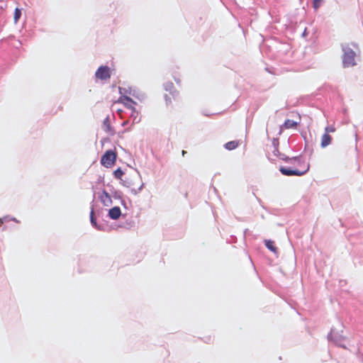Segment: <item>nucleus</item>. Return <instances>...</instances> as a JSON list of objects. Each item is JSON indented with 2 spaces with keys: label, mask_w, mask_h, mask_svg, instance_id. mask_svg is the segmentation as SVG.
Here are the masks:
<instances>
[{
  "label": "nucleus",
  "mask_w": 363,
  "mask_h": 363,
  "mask_svg": "<svg viewBox=\"0 0 363 363\" xmlns=\"http://www.w3.org/2000/svg\"><path fill=\"white\" fill-rule=\"evenodd\" d=\"M121 204L125 208H128L127 207V203L125 202V201L123 199L121 200Z\"/></svg>",
  "instance_id": "7c9ffc66"
},
{
  "label": "nucleus",
  "mask_w": 363,
  "mask_h": 363,
  "mask_svg": "<svg viewBox=\"0 0 363 363\" xmlns=\"http://www.w3.org/2000/svg\"><path fill=\"white\" fill-rule=\"evenodd\" d=\"M121 216V211L119 206H114L108 210V216L112 220H117Z\"/></svg>",
  "instance_id": "6e6552de"
},
{
  "label": "nucleus",
  "mask_w": 363,
  "mask_h": 363,
  "mask_svg": "<svg viewBox=\"0 0 363 363\" xmlns=\"http://www.w3.org/2000/svg\"><path fill=\"white\" fill-rule=\"evenodd\" d=\"M131 117L133 118V123H139L140 119L138 118V112L135 111V113L132 111Z\"/></svg>",
  "instance_id": "bb28decb"
},
{
  "label": "nucleus",
  "mask_w": 363,
  "mask_h": 363,
  "mask_svg": "<svg viewBox=\"0 0 363 363\" xmlns=\"http://www.w3.org/2000/svg\"><path fill=\"white\" fill-rule=\"evenodd\" d=\"M185 154H186V151H185V150H182V156H184V155H185Z\"/></svg>",
  "instance_id": "72a5a7b5"
},
{
  "label": "nucleus",
  "mask_w": 363,
  "mask_h": 363,
  "mask_svg": "<svg viewBox=\"0 0 363 363\" xmlns=\"http://www.w3.org/2000/svg\"><path fill=\"white\" fill-rule=\"evenodd\" d=\"M279 158L282 160H284V162H292V159H290L289 157L285 155L284 154H280L279 155Z\"/></svg>",
  "instance_id": "5701e85b"
},
{
  "label": "nucleus",
  "mask_w": 363,
  "mask_h": 363,
  "mask_svg": "<svg viewBox=\"0 0 363 363\" xmlns=\"http://www.w3.org/2000/svg\"><path fill=\"white\" fill-rule=\"evenodd\" d=\"M298 125V123L293 121V120H290V119H286L284 124H283V126L286 128V129H289V128H296Z\"/></svg>",
  "instance_id": "2eb2a0df"
},
{
  "label": "nucleus",
  "mask_w": 363,
  "mask_h": 363,
  "mask_svg": "<svg viewBox=\"0 0 363 363\" xmlns=\"http://www.w3.org/2000/svg\"><path fill=\"white\" fill-rule=\"evenodd\" d=\"M103 126L104 127V130L106 132L109 133L111 135L114 134V130L111 125L109 117L107 116L103 121Z\"/></svg>",
  "instance_id": "9b49d317"
},
{
  "label": "nucleus",
  "mask_w": 363,
  "mask_h": 363,
  "mask_svg": "<svg viewBox=\"0 0 363 363\" xmlns=\"http://www.w3.org/2000/svg\"><path fill=\"white\" fill-rule=\"evenodd\" d=\"M108 186L111 187L110 191L111 194V196L113 198H114L115 199H120V200L123 199V194L121 191L114 189L112 186L108 185Z\"/></svg>",
  "instance_id": "f8f14e48"
},
{
  "label": "nucleus",
  "mask_w": 363,
  "mask_h": 363,
  "mask_svg": "<svg viewBox=\"0 0 363 363\" xmlns=\"http://www.w3.org/2000/svg\"><path fill=\"white\" fill-rule=\"evenodd\" d=\"M175 81H176V82H177V84H179V83L180 82V81H179V80H177V79H175Z\"/></svg>",
  "instance_id": "c9c22d12"
},
{
  "label": "nucleus",
  "mask_w": 363,
  "mask_h": 363,
  "mask_svg": "<svg viewBox=\"0 0 363 363\" xmlns=\"http://www.w3.org/2000/svg\"><path fill=\"white\" fill-rule=\"evenodd\" d=\"M239 145V142L236 140H232L230 142L226 143L224 145V147L225 149L228 150H235L236 147H238Z\"/></svg>",
  "instance_id": "4468645a"
},
{
  "label": "nucleus",
  "mask_w": 363,
  "mask_h": 363,
  "mask_svg": "<svg viewBox=\"0 0 363 363\" xmlns=\"http://www.w3.org/2000/svg\"><path fill=\"white\" fill-rule=\"evenodd\" d=\"M129 87L123 88V87H119V93L121 96H126L125 94H128Z\"/></svg>",
  "instance_id": "a878e982"
},
{
  "label": "nucleus",
  "mask_w": 363,
  "mask_h": 363,
  "mask_svg": "<svg viewBox=\"0 0 363 363\" xmlns=\"http://www.w3.org/2000/svg\"><path fill=\"white\" fill-rule=\"evenodd\" d=\"M101 196H103V197L105 196L104 199H106V198L111 197V194L107 192L105 189H103L102 195Z\"/></svg>",
  "instance_id": "c85d7f7f"
},
{
  "label": "nucleus",
  "mask_w": 363,
  "mask_h": 363,
  "mask_svg": "<svg viewBox=\"0 0 363 363\" xmlns=\"http://www.w3.org/2000/svg\"><path fill=\"white\" fill-rule=\"evenodd\" d=\"M99 199L105 206H110L112 204L111 196L104 199L103 196H100Z\"/></svg>",
  "instance_id": "6ab92c4d"
},
{
  "label": "nucleus",
  "mask_w": 363,
  "mask_h": 363,
  "mask_svg": "<svg viewBox=\"0 0 363 363\" xmlns=\"http://www.w3.org/2000/svg\"><path fill=\"white\" fill-rule=\"evenodd\" d=\"M10 220L14 221L16 223H19V220H17L16 218L12 217L11 216H5L3 218H0V226L4 223V222H9Z\"/></svg>",
  "instance_id": "f3484780"
},
{
  "label": "nucleus",
  "mask_w": 363,
  "mask_h": 363,
  "mask_svg": "<svg viewBox=\"0 0 363 363\" xmlns=\"http://www.w3.org/2000/svg\"><path fill=\"white\" fill-rule=\"evenodd\" d=\"M121 184L125 186V187H128V188H130L132 185H133V183L131 181H128V180H123L121 179Z\"/></svg>",
  "instance_id": "393cba45"
},
{
  "label": "nucleus",
  "mask_w": 363,
  "mask_h": 363,
  "mask_svg": "<svg viewBox=\"0 0 363 363\" xmlns=\"http://www.w3.org/2000/svg\"><path fill=\"white\" fill-rule=\"evenodd\" d=\"M290 159H292L291 163H297L298 164H299L301 162L302 157H301V155H299L297 157H290Z\"/></svg>",
  "instance_id": "b1692460"
},
{
  "label": "nucleus",
  "mask_w": 363,
  "mask_h": 363,
  "mask_svg": "<svg viewBox=\"0 0 363 363\" xmlns=\"http://www.w3.org/2000/svg\"><path fill=\"white\" fill-rule=\"evenodd\" d=\"M325 130H326V133H327L328 131H334V129L333 128H330L327 127L325 128Z\"/></svg>",
  "instance_id": "473e14b6"
},
{
  "label": "nucleus",
  "mask_w": 363,
  "mask_h": 363,
  "mask_svg": "<svg viewBox=\"0 0 363 363\" xmlns=\"http://www.w3.org/2000/svg\"><path fill=\"white\" fill-rule=\"evenodd\" d=\"M96 79L106 80L111 77L110 68L106 65L100 66L95 72Z\"/></svg>",
  "instance_id": "39448f33"
},
{
  "label": "nucleus",
  "mask_w": 363,
  "mask_h": 363,
  "mask_svg": "<svg viewBox=\"0 0 363 363\" xmlns=\"http://www.w3.org/2000/svg\"><path fill=\"white\" fill-rule=\"evenodd\" d=\"M119 101L124 104L126 108L135 113V108L134 107V105L136 104V102L134 101L130 96H121L119 98Z\"/></svg>",
  "instance_id": "423d86ee"
},
{
  "label": "nucleus",
  "mask_w": 363,
  "mask_h": 363,
  "mask_svg": "<svg viewBox=\"0 0 363 363\" xmlns=\"http://www.w3.org/2000/svg\"><path fill=\"white\" fill-rule=\"evenodd\" d=\"M164 89L167 91H169V93L173 96V97L175 96L176 91H172V89H174V84L171 82H168L165 84H164Z\"/></svg>",
  "instance_id": "dca6fc26"
},
{
  "label": "nucleus",
  "mask_w": 363,
  "mask_h": 363,
  "mask_svg": "<svg viewBox=\"0 0 363 363\" xmlns=\"http://www.w3.org/2000/svg\"><path fill=\"white\" fill-rule=\"evenodd\" d=\"M278 144H279L278 140H274L273 145L275 146V149L274 150V155L279 157V155L281 153L279 152V149H278Z\"/></svg>",
  "instance_id": "4be33fe9"
},
{
  "label": "nucleus",
  "mask_w": 363,
  "mask_h": 363,
  "mask_svg": "<svg viewBox=\"0 0 363 363\" xmlns=\"http://www.w3.org/2000/svg\"><path fill=\"white\" fill-rule=\"evenodd\" d=\"M264 245L269 250H270L274 253H276L277 252V248L274 245V241H272V240H265Z\"/></svg>",
  "instance_id": "ddd939ff"
},
{
  "label": "nucleus",
  "mask_w": 363,
  "mask_h": 363,
  "mask_svg": "<svg viewBox=\"0 0 363 363\" xmlns=\"http://www.w3.org/2000/svg\"><path fill=\"white\" fill-rule=\"evenodd\" d=\"M127 123H128V121H124V122L122 123V125H123V126H124V125H125Z\"/></svg>",
  "instance_id": "f704fd0d"
},
{
  "label": "nucleus",
  "mask_w": 363,
  "mask_h": 363,
  "mask_svg": "<svg viewBox=\"0 0 363 363\" xmlns=\"http://www.w3.org/2000/svg\"><path fill=\"white\" fill-rule=\"evenodd\" d=\"M342 333V330H341ZM328 339L333 341L335 345L342 348H346L345 345L342 344V342L345 339V337L339 332H335L334 328H331L330 333L328 335Z\"/></svg>",
  "instance_id": "20e7f679"
},
{
  "label": "nucleus",
  "mask_w": 363,
  "mask_h": 363,
  "mask_svg": "<svg viewBox=\"0 0 363 363\" xmlns=\"http://www.w3.org/2000/svg\"><path fill=\"white\" fill-rule=\"evenodd\" d=\"M117 153L112 150H106L101 157V164L106 168H109L113 166L116 160Z\"/></svg>",
  "instance_id": "f03ea898"
},
{
  "label": "nucleus",
  "mask_w": 363,
  "mask_h": 363,
  "mask_svg": "<svg viewBox=\"0 0 363 363\" xmlns=\"http://www.w3.org/2000/svg\"><path fill=\"white\" fill-rule=\"evenodd\" d=\"M301 135L302 137L303 138L304 140H305V143H306V146H305V150L306 149V146H307V140H306V132H302L301 133Z\"/></svg>",
  "instance_id": "c756f323"
},
{
  "label": "nucleus",
  "mask_w": 363,
  "mask_h": 363,
  "mask_svg": "<svg viewBox=\"0 0 363 363\" xmlns=\"http://www.w3.org/2000/svg\"><path fill=\"white\" fill-rule=\"evenodd\" d=\"M113 176L116 179H122V177L124 174V172L122 170L121 167H118L115 171H113Z\"/></svg>",
  "instance_id": "a211bd4d"
},
{
  "label": "nucleus",
  "mask_w": 363,
  "mask_h": 363,
  "mask_svg": "<svg viewBox=\"0 0 363 363\" xmlns=\"http://www.w3.org/2000/svg\"><path fill=\"white\" fill-rule=\"evenodd\" d=\"M128 94L138 99L140 101L145 98L144 94L140 93V91L136 88L129 87Z\"/></svg>",
  "instance_id": "9d476101"
},
{
  "label": "nucleus",
  "mask_w": 363,
  "mask_h": 363,
  "mask_svg": "<svg viewBox=\"0 0 363 363\" xmlns=\"http://www.w3.org/2000/svg\"><path fill=\"white\" fill-rule=\"evenodd\" d=\"M143 186L144 184L143 183L138 189H131V192L135 195L138 194L143 189Z\"/></svg>",
  "instance_id": "cd10ccee"
},
{
  "label": "nucleus",
  "mask_w": 363,
  "mask_h": 363,
  "mask_svg": "<svg viewBox=\"0 0 363 363\" xmlns=\"http://www.w3.org/2000/svg\"><path fill=\"white\" fill-rule=\"evenodd\" d=\"M323 1V0H313V8L315 10H318L320 8V4Z\"/></svg>",
  "instance_id": "412c9836"
},
{
  "label": "nucleus",
  "mask_w": 363,
  "mask_h": 363,
  "mask_svg": "<svg viewBox=\"0 0 363 363\" xmlns=\"http://www.w3.org/2000/svg\"><path fill=\"white\" fill-rule=\"evenodd\" d=\"M332 142V137L328 133H325L322 135L320 146L322 148H325L328 146Z\"/></svg>",
  "instance_id": "1a4fd4ad"
},
{
  "label": "nucleus",
  "mask_w": 363,
  "mask_h": 363,
  "mask_svg": "<svg viewBox=\"0 0 363 363\" xmlns=\"http://www.w3.org/2000/svg\"><path fill=\"white\" fill-rule=\"evenodd\" d=\"M164 99L166 101L167 104H168L169 102H171V99L167 94L164 95Z\"/></svg>",
  "instance_id": "2f4dec72"
},
{
  "label": "nucleus",
  "mask_w": 363,
  "mask_h": 363,
  "mask_svg": "<svg viewBox=\"0 0 363 363\" xmlns=\"http://www.w3.org/2000/svg\"><path fill=\"white\" fill-rule=\"evenodd\" d=\"M21 14H22L21 9H20L18 8H16L15 11H14V16H13L15 23H16L20 19Z\"/></svg>",
  "instance_id": "aec40b11"
},
{
  "label": "nucleus",
  "mask_w": 363,
  "mask_h": 363,
  "mask_svg": "<svg viewBox=\"0 0 363 363\" xmlns=\"http://www.w3.org/2000/svg\"><path fill=\"white\" fill-rule=\"evenodd\" d=\"M351 46L357 49V45L354 43L351 44L342 43L341 44V48L343 52L342 55V67L344 68L354 67L357 65L355 62V51L351 48Z\"/></svg>",
  "instance_id": "f257e3e1"
},
{
  "label": "nucleus",
  "mask_w": 363,
  "mask_h": 363,
  "mask_svg": "<svg viewBox=\"0 0 363 363\" xmlns=\"http://www.w3.org/2000/svg\"><path fill=\"white\" fill-rule=\"evenodd\" d=\"M90 223L95 229L99 230H104V225H99L96 222V218L94 214V206H91V211H90Z\"/></svg>",
  "instance_id": "0eeeda50"
},
{
  "label": "nucleus",
  "mask_w": 363,
  "mask_h": 363,
  "mask_svg": "<svg viewBox=\"0 0 363 363\" xmlns=\"http://www.w3.org/2000/svg\"><path fill=\"white\" fill-rule=\"evenodd\" d=\"M309 168V164H308L306 169L303 171H300L296 169H292L291 167L281 166L279 167V171L284 176H303L308 172Z\"/></svg>",
  "instance_id": "7ed1b4c3"
}]
</instances>
